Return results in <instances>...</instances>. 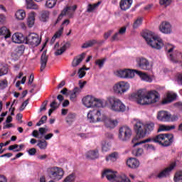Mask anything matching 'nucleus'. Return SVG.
<instances>
[{"label":"nucleus","mask_w":182,"mask_h":182,"mask_svg":"<svg viewBox=\"0 0 182 182\" xmlns=\"http://www.w3.org/2000/svg\"><path fill=\"white\" fill-rule=\"evenodd\" d=\"M17 53H19L20 55H22V53H23L24 50H25V48L22 46H18L16 48Z\"/></svg>","instance_id":"62"},{"label":"nucleus","mask_w":182,"mask_h":182,"mask_svg":"<svg viewBox=\"0 0 182 182\" xmlns=\"http://www.w3.org/2000/svg\"><path fill=\"white\" fill-rule=\"evenodd\" d=\"M26 8L27 9H34L38 11L39 9V6L33 2V0H26Z\"/></svg>","instance_id":"29"},{"label":"nucleus","mask_w":182,"mask_h":182,"mask_svg":"<svg viewBox=\"0 0 182 182\" xmlns=\"http://www.w3.org/2000/svg\"><path fill=\"white\" fill-rule=\"evenodd\" d=\"M26 43L31 46H38L41 43V38L36 33H31L26 37Z\"/></svg>","instance_id":"9"},{"label":"nucleus","mask_w":182,"mask_h":182,"mask_svg":"<svg viewBox=\"0 0 182 182\" xmlns=\"http://www.w3.org/2000/svg\"><path fill=\"white\" fill-rule=\"evenodd\" d=\"M75 119H76V114L75 113H69L65 118V122L70 126L72 125L73 122H75Z\"/></svg>","instance_id":"34"},{"label":"nucleus","mask_w":182,"mask_h":182,"mask_svg":"<svg viewBox=\"0 0 182 182\" xmlns=\"http://www.w3.org/2000/svg\"><path fill=\"white\" fill-rule=\"evenodd\" d=\"M173 181L175 182H182V171H179L175 173Z\"/></svg>","instance_id":"44"},{"label":"nucleus","mask_w":182,"mask_h":182,"mask_svg":"<svg viewBox=\"0 0 182 182\" xmlns=\"http://www.w3.org/2000/svg\"><path fill=\"white\" fill-rule=\"evenodd\" d=\"M58 2V0H46V8H49L50 9H52Z\"/></svg>","instance_id":"41"},{"label":"nucleus","mask_w":182,"mask_h":182,"mask_svg":"<svg viewBox=\"0 0 182 182\" xmlns=\"http://www.w3.org/2000/svg\"><path fill=\"white\" fill-rule=\"evenodd\" d=\"M0 23L1 25L6 23V16L5 14H0Z\"/></svg>","instance_id":"56"},{"label":"nucleus","mask_w":182,"mask_h":182,"mask_svg":"<svg viewBox=\"0 0 182 182\" xmlns=\"http://www.w3.org/2000/svg\"><path fill=\"white\" fill-rule=\"evenodd\" d=\"M75 180H76V174H75V173H72L68 175L63 182H75Z\"/></svg>","instance_id":"40"},{"label":"nucleus","mask_w":182,"mask_h":182,"mask_svg":"<svg viewBox=\"0 0 182 182\" xmlns=\"http://www.w3.org/2000/svg\"><path fill=\"white\" fill-rule=\"evenodd\" d=\"M105 176H106L107 180H109V181L112 180H116V176H117L116 174H114V172H113L110 169L105 170L102 172V177H105Z\"/></svg>","instance_id":"25"},{"label":"nucleus","mask_w":182,"mask_h":182,"mask_svg":"<svg viewBox=\"0 0 182 182\" xmlns=\"http://www.w3.org/2000/svg\"><path fill=\"white\" fill-rule=\"evenodd\" d=\"M134 129L136 133V135L133 139V140L135 139L136 143H137V141H139V139H143V137H146V134H147V133H151V132L154 130V123L151 122L144 125L141 122L138 121L134 124Z\"/></svg>","instance_id":"3"},{"label":"nucleus","mask_w":182,"mask_h":182,"mask_svg":"<svg viewBox=\"0 0 182 182\" xmlns=\"http://www.w3.org/2000/svg\"><path fill=\"white\" fill-rule=\"evenodd\" d=\"M99 159V151L97 149L93 150L92 153V160Z\"/></svg>","instance_id":"53"},{"label":"nucleus","mask_w":182,"mask_h":182,"mask_svg":"<svg viewBox=\"0 0 182 182\" xmlns=\"http://www.w3.org/2000/svg\"><path fill=\"white\" fill-rule=\"evenodd\" d=\"M174 167H176V163H172L170 166L166 168L157 175L158 178H164L166 177H168V176H170V173L174 168Z\"/></svg>","instance_id":"15"},{"label":"nucleus","mask_w":182,"mask_h":182,"mask_svg":"<svg viewBox=\"0 0 182 182\" xmlns=\"http://www.w3.org/2000/svg\"><path fill=\"white\" fill-rule=\"evenodd\" d=\"M177 82L178 85H181L182 86V74H179L177 77Z\"/></svg>","instance_id":"64"},{"label":"nucleus","mask_w":182,"mask_h":182,"mask_svg":"<svg viewBox=\"0 0 182 182\" xmlns=\"http://www.w3.org/2000/svg\"><path fill=\"white\" fill-rule=\"evenodd\" d=\"M157 119L160 122H170V112L167 111H159Z\"/></svg>","instance_id":"18"},{"label":"nucleus","mask_w":182,"mask_h":182,"mask_svg":"<svg viewBox=\"0 0 182 182\" xmlns=\"http://www.w3.org/2000/svg\"><path fill=\"white\" fill-rule=\"evenodd\" d=\"M82 105L87 109L92 107V95H86L82 99Z\"/></svg>","instance_id":"27"},{"label":"nucleus","mask_w":182,"mask_h":182,"mask_svg":"<svg viewBox=\"0 0 182 182\" xmlns=\"http://www.w3.org/2000/svg\"><path fill=\"white\" fill-rule=\"evenodd\" d=\"M36 14L35 12H31L28 15V18L27 21V24L29 28H32L35 25V17Z\"/></svg>","instance_id":"31"},{"label":"nucleus","mask_w":182,"mask_h":182,"mask_svg":"<svg viewBox=\"0 0 182 182\" xmlns=\"http://www.w3.org/2000/svg\"><path fill=\"white\" fill-rule=\"evenodd\" d=\"M106 105L109 106L112 112H116L117 113L126 112V105L122 102V100L114 96L108 97L106 100Z\"/></svg>","instance_id":"5"},{"label":"nucleus","mask_w":182,"mask_h":182,"mask_svg":"<svg viewBox=\"0 0 182 182\" xmlns=\"http://www.w3.org/2000/svg\"><path fill=\"white\" fill-rule=\"evenodd\" d=\"M105 62H106L105 58H102L101 60H97L95 61V65H97V66H99L100 69H102V68L105 65Z\"/></svg>","instance_id":"48"},{"label":"nucleus","mask_w":182,"mask_h":182,"mask_svg":"<svg viewBox=\"0 0 182 182\" xmlns=\"http://www.w3.org/2000/svg\"><path fill=\"white\" fill-rule=\"evenodd\" d=\"M0 35L4 36L5 39H8V38L11 37V33L9 32V30L7 29L5 26L0 28Z\"/></svg>","instance_id":"36"},{"label":"nucleus","mask_w":182,"mask_h":182,"mask_svg":"<svg viewBox=\"0 0 182 182\" xmlns=\"http://www.w3.org/2000/svg\"><path fill=\"white\" fill-rule=\"evenodd\" d=\"M77 136H79V137H81L82 139H88V137H90L89 133H79L77 134Z\"/></svg>","instance_id":"58"},{"label":"nucleus","mask_w":182,"mask_h":182,"mask_svg":"<svg viewBox=\"0 0 182 182\" xmlns=\"http://www.w3.org/2000/svg\"><path fill=\"white\" fill-rule=\"evenodd\" d=\"M124 178H125V175L124 174L117 176L116 178H115V181L116 182H123Z\"/></svg>","instance_id":"54"},{"label":"nucleus","mask_w":182,"mask_h":182,"mask_svg":"<svg viewBox=\"0 0 182 182\" xmlns=\"http://www.w3.org/2000/svg\"><path fill=\"white\" fill-rule=\"evenodd\" d=\"M132 4H133V0H121L119 8H121L122 11H127L132 7Z\"/></svg>","instance_id":"23"},{"label":"nucleus","mask_w":182,"mask_h":182,"mask_svg":"<svg viewBox=\"0 0 182 182\" xmlns=\"http://www.w3.org/2000/svg\"><path fill=\"white\" fill-rule=\"evenodd\" d=\"M127 166H128L129 168H137V167L140 166V162L135 158H130L127 161Z\"/></svg>","instance_id":"24"},{"label":"nucleus","mask_w":182,"mask_h":182,"mask_svg":"<svg viewBox=\"0 0 182 182\" xmlns=\"http://www.w3.org/2000/svg\"><path fill=\"white\" fill-rule=\"evenodd\" d=\"M70 46V43H66L65 44L63 45L60 48H59V43H56L54 48L56 50L55 52V56H59L62 55L64 52H65L66 49Z\"/></svg>","instance_id":"17"},{"label":"nucleus","mask_w":182,"mask_h":182,"mask_svg":"<svg viewBox=\"0 0 182 182\" xmlns=\"http://www.w3.org/2000/svg\"><path fill=\"white\" fill-rule=\"evenodd\" d=\"M150 141L159 143L163 147H168L174 141V135L173 134H159L152 138H148L141 141L136 142V139H132V143L134 144L133 147H137L139 144L150 143Z\"/></svg>","instance_id":"1"},{"label":"nucleus","mask_w":182,"mask_h":182,"mask_svg":"<svg viewBox=\"0 0 182 182\" xmlns=\"http://www.w3.org/2000/svg\"><path fill=\"white\" fill-rule=\"evenodd\" d=\"M134 70H132L130 69L118 70L116 72L117 76L122 79H132L134 77Z\"/></svg>","instance_id":"10"},{"label":"nucleus","mask_w":182,"mask_h":182,"mask_svg":"<svg viewBox=\"0 0 182 182\" xmlns=\"http://www.w3.org/2000/svg\"><path fill=\"white\" fill-rule=\"evenodd\" d=\"M7 73H8V66L4 65L1 68H0V77L1 76L7 75Z\"/></svg>","instance_id":"50"},{"label":"nucleus","mask_w":182,"mask_h":182,"mask_svg":"<svg viewBox=\"0 0 182 182\" xmlns=\"http://www.w3.org/2000/svg\"><path fill=\"white\" fill-rule=\"evenodd\" d=\"M103 107V102L102 100H99L97 98H93L92 97V107Z\"/></svg>","instance_id":"35"},{"label":"nucleus","mask_w":182,"mask_h":182,"mask_svg":"<svg viewBox=\"0 0 182 182\" xmlns=\"http://www.w3.org/2000/svg\"><path fill=\"white\" fill-rule=\"evenodd\" d=\"M46 63H48V55H46V51H43L41 58V71L46 68Z\"/></svg>","instance_id":"28"},{"label":"nucleus","mask_w":182,"mask_h":182,"mask_svg":"<svg viewBox=\"0 0 182 182\" xmlns=\"http://www.w3.org/2000/svg\"><path fill=\"white\" fill-rule=\"evenodd\" d=\"M129 89H130V85L124 81H121L113 87L114 92L117 95H122V93L127 92Z\"/></svg>","instance_id":"8"},{"label":"nucleus","mask_w":182,"mask_h":182,"mask_svg":"<svg viewBox=\"0 0 182 182\" xmlns=\"http://www.w3.org/2000/svg\"><path fill=\"white\" fill-rule=\"evenodd\" d=\"M132 154L136 157H139V156H141V154H143V148H137L136 149H134L132 151Z\"/></svg>","instance_id":"46"},{"label":"nucleus","mask_w":182,"mask_h":182,"mask_svg":"<svg viewBox=\"0 0 182 182\" xmlns=\"http://www.w3.org/2000/svg\"><path fill=\"white\" fill-rule=\"evenodd\" d=\"M90 46H92V41H88L85 43L82 46V48L83 49H87V48H90Z\"/></svg>","instance_id":"63"},{"label":"nucleus","mask_w":182,"mask_h":182,"mask_svg":"<svg viewBox=\"0 0 182 182\" xmlns=\"http://www.w3.org/2000/svg\"><path fill=\"white\" fill-rule=\"evenodd\" d=\"M38 147L40 150H46L48 149V141L39 140L37 144Z\"/></svg>","instance_id":"38"},{"label":"nucleus","mask_w":182,"mask_h":182,"mask_svg":"<svg viewBox=\"0 0 182 182\" xmlns=\"http://www.w3.org/2000/svg\"><path fill=\"white\" fill-rule=\"evenodd\" d=\"M141 23H143V18H138L133 24L134 29H136Z\"/></svg>","instance_id":"47"},{"label":"nucleus","mask_w":182,"mask_h":182,"mask_svg":"<svg viewBox=\"0 0 182 182\" xmlns=\"http://www.w3.org/2000/svg\"><path fill=\"white\" fill-rule=\"evenodd\" d=\"M174 46H172L171 44H168L166 46V50L168 52V59L171 60V62H173L176 63L177 62L178 57L181 56V53H171L173 52V50H174Z\"/></svg>","instance_id":"13"},{"label":"nucleus","mask_w":182,"mask_h":182,"mask_svg":"<svg viewBox=\"0 0 182 182\" xmlns=\"http://www.w3.org/2000/svg\"><path fill=\"white\" fill-rule=\"evenodd\" d=\"M62 33H63V27H61L53 36V37L51 38V42L53 43L58 38H60L62 36Z\"/></svg>","instance_id":"39"},{"label":"nucleus","mask_w":182,"mask_h":182,"mask_svg":"<svg viewBox=\"0 0 182 182\" xmlns=\"http://www.w3.org/2000/svg\"><path fill=\"white\" fill-rule=\"evenodd\" d=\"M85 56H86V53H82L78 57L75 58L73 60L72 66L73 68H76V66H79V65H80L83 59H85Z\"/></svg>","instance_id":"26"},{"label":"nucleus","mask_w":182,"mask_h":182,"mask_svg":"<svg viewBox=\"0 0 182 182\" xmlns=\"http://www.w3.org/2000/svg\"><path fill=\"white\" fill-rule=\"evenodd\" d=\"M46 120H48V117L46 115L43 116L39 122L36 124V126H42V124L46 123Z\"/></svg>","instance_id":"51"},{"label":"nucleus","mask_w":182,"mask_h":182,"mask_svg":"<svg viewBox=\"0 0 182 182\" xmlns=\"http://www.w3.org/2000/svg\"><path fill=\"white\" fill-rule=\"evenodd\" d=\"M82 93L80 89L78 87H75L73 90L69 91L68 95H70V100L73 103L77 102V96Z\"/></svg>","instance_id":"16"},{"label":"nucleus","mask_w":182,"mask_h":182,"mask_svg":"<svg viewBox=\"0 0 182 182\" xmlns=\"http://www.w3.org/2000/svg\"><path fill=\"white\" fill-rule=\"evenodd\" d=\"M119 159L118 152H112L105 157L106 161H116Z\"/></svg>","instance_id":"32"},{"label":"nucleus","mask_w":182,"mask_h":182,"mask_svg":"<svg viewBox=\"0 0 182 182\" xmlns=\"http://www.w3.org/2000/svg\"><path fill=\"white\" fill-rule=\"evenodd\" d=\"M50 107H51V109L55 110V109H58V107H59V105L57 102H55V101H53V102L50 103Z\"/></svg>","instance_id":"60"},{"label":"nucleus","mask_w":182,"mask_h":182,"mask_svg":"<svg viewBox=\"0 0 182 182\" xmlns=\"http://www.w3.org/2000/svg\"><path fill=\"white\" fill-rule=\"evenodd\" d=\"M119 39H120V34L119 33V32H117L114 34V36L112 37L111 42L119 41Z\"/></svg>","instance_id":"55"},{"label":"nucleus","mask_w":182,"mask_h":182,"mask_svg":"<svg viewBox=\"0 0 182 182\" xmlns=\"http://www.w3.org/2000/svg\"><path fill=\"white\" fill-rule=\"evenodd\" d=\"M102 120L104 121L105 127L107 129H114V127H116L119 123L117 120H112L106 115H102Z\"/></svg>","instance_id":"14"},{"label":"nucleus","mask_w":182,"mask_h":182,"mask_svg":"<svg viewBox=\"0 0 182 182\" xmlns=\"http://www.w3.org/2000/svg\"><path fill=\"white\" fill-rule=\"evenodd\" d=\"M142 38L145 39L146 42L153 48L154 49H161V47L164 46L163 40L157 36L154 35L153 31H146L142 33Z\"/></svg>","instance_id":"4"},{"label":"nucleus","mask_w":182,"mask_h":182,"mask_svg":"<svg viewBox=\"0 0 182 182\" xmlns=\"http://www.w3.org/2000/svg\"><path fill=\"white\" fill-rule=\"evenodd\" d=\"M15 16L18 21H23L26 18V13L23 10H18L16 12Z\"/></svg>","instance_id":"33"},{"label":"nucleus","mask_w":182,"mask_h":182,"mask_svg":"<svg viewBox=\"0 0 182 182\" xmlns=\"http://www.w3.org/2000/svg\"><path fill=\"white\" fill-rule=\"evenodd\" d=\"M177 99V94H168L166 99L162 101V105H167V103H171V102H174Z\"/></svg>","instance_id":"30"},{"label":"nucleus","mask_w":182,"mask_h":182,"mask_svg":"<svg viewBox=\"0 0 182 182\" xmlns=\"http://www.w3.org/2000/svg\"><path fill=\"white\" fill-rule=\"evenodd\" d=\"M48 105V101H44L40 108V112H43V110H46V105Z\"/></svg>","instance_id":"61"},{"label":"nucleus","mask_w":182,"mask_h":182,"mask_svg":"<svg viewBox=\"0 0 182 182\" xmlns=\"http://www.w3.org/2000/svg\"><path fill=\"white\" fill-rule=\"evenodd\" d=\"M143 144L142 147H144V149H145V150H155L154 146H153L152 144ZM141 144H139V146H140Z\"/></svg>","instance_id":"49"},{"label":"nucleus","mask_w":182,"mask_h":182,"mask_svg":"<svg viewBox=\"0 0 182 182\" xmlns=\"http://www.w3.org/2000/svg\"><path fill=\"white\" fill-rule=\"evenodd\" d=\"M118 137L122 141H127V140H130V138L132 137V129L127 126L121 127L119 128Z\"/></svg>","instance_id":"7"},{"label":"nucleus","mask_w":182,"mask_h":182,"mask_svg":"<svg viewBox=\"0 0 182 182\" xmlns=\"http://www.w3.org/2000/svg\"><path fill=\"white\" fill-rule=\"evenodd\" d=\"M134 72L136 75H138L139 77H141V80H144L145 82H148L149 83H151V82H153V79L151 78V77H150V75L137 70H134Z\"/></svg>","instance_id":"22"},{"label":"nucleus","mask_w":182,"mask_h":182,"mask_svg":"<svg viewBox=\"0 0 182 182\" xmlns=\"http://www.w3.org/2000/svg\"><path fill=\"white\" fill-rule=\"evenodd\" d=\"M47 174L52 180H62L65 174V171L60 167L54 166L47 169Z\"/></svg>","instance_id":"6"},{"label":"nucleus","mask_w":182,"mask_h":182,"mask_svg":"<svg viewBox=\"0 0 182 182\" xmlns=\"http://www.w3.org/2000/svg\"><path fill=\"white\" fill-rule=\"evenodd\" d=\"M8 87V81L6 80H3L0 81V89H6Z\"/></svg>","instance_id":"52"},{"label":"nucleus","mask_w":182,"mask_h":182,"mask_svg":"<svg viewBox=\"0 0 182 182\" xmlns=\"http://www.w3.org/2000/svg\"><path fill=\"white\" fill-rule=\"evenodd\" d=\"M110 147H112V145L109 142L103 141L102 144V150L103 152H107L110 150Z\"/></svg>","instance_id":"43"},{"label":"nucleus","mask_w":182,"mask_h":182,"mask_svg":"<svg viewBox=\"0 0 182 182\" xmlns=\"http://www.w3.org/2000/svg\"><path fill=\"white\" fill-rule=\"evenodd\" d=\"M28 154L30 156H35V154H36V149L35 148H31L30 149L28 150Z\"/></svg>","instance_id":"59"},{"label":"nucleus","mask_w":182,"mask_h":182,"mask_svg":"<svg viewBox=\"0 0 182 182\" xmlns=\"http://www.w3.org/2000/svg\"><path fill=\"white\" fill-rule=\"evenodd\" d=\"M11 39L14 43H22L24 41H26V38L23 36V33H16L12 36Z\"/></svg>","instance_id":"21"},{"label":"nucleus","mask_w":182,"mask_h":182,"mask_svg":"<svg viewBox=\"0 0 182 182\" xmlns=\"http://www.w3.org/2000/svg\"><path fill=\"white\" fill-rule=\"evenodd\" d=\"M136 65L142 70H150L151 69V65H150L149 60L143 57H139L136 59Z\"/></svg>","instance_id":"11"},{"label":"nucleus","mask_w":182,"mask_h":182,"mask_svg":"<svg viewBox=\"0 0 182 182\" xmlns=\"http://www.w3.org/2000/svg\"><path fill=\"white\" fill-rule=\"evenodd\" d=\"M133 96L136 97L137 103L142 105H153V103H157L160 100L159 94L149 92L146 95L141 90H138Z\"/></svg>","instance_id":"2"},{"label":"nucleus","mask_w":182,"mask_h":182,"mask_svg":"<svg viewBox=\"0 0 182 182\" xmlns=\"http://www.w3.org/2000/svg\"><path fill=\"white\" fill-rule=\"evenodd\" d=\"M160 5H165V6H168L171 4V0H160Z\"/></svg>","instance_id":"57"},{"label":"nucleus","mask_w":182,"mask_h":182,"mask_svg":"<svg viewBox=\"0 0 182 182\" xmlns=\"http://www.w3.org/2000/svg\"><path fill=\"white\" fill-rule=\"evenodd\" d=\"M159 31L162 32V33H171V25L167 21H164L159 26Z\"/></svg>","instance_id":"19"},{"label":"nucleus","mask_w":182,"mask_h":182,"mask_svg":"<svg viewBox=\"0 0 182 182\" xmlns=\"http://www.w3.org/2000/svg\"><path fill=\"white\" fill-rule=\"evenodd\" d=\"M49 11H43L41 14L40 19L42 21V22H46L48 21V19H49Z\"/></svg>","instance_id":"42"},{"label":"nucleus","mask_w":182,"mask_h":182,"mask_svg":"<svg viewBox=\"0 0 182 182\" xmlns=\"http://www.w3.org/2000/svg\"><path fill=\"white\" fill-rule=\"evenodd\" d=\"M46 133H48V129L41 127L39 128L38 131H33L32 136L36 139H42V137H43L44 134H46Z\"/></svg>","instance_id":"20"},{"label":"nucleus","mask_w":182,"mask_h":182,"mask_svg":"<svg viewBox=\"0 0 182 182\" xmlns=\"http://www.w3.org/2000/svg\"><path fill=\"white\" fill-rule=\"evenodd\" d=\"M76 9H77V6L76 5H74L73 6H68L64 9L62 13L58 16L56 23H58V22H59L60 21H62L64 15H68V16H72V15H73V12H75Z\"/></svg>","instance_id":"12"},{"label":"nucleus","mask_w":182,"mask_h":182,"mask_svg":"<svg viewBox=\"0 0 182 182\" xmlns=\"http://www.w3.org/2000/svg\"><path fill=\"white\" fill-rule=\"evenodd\" d=\"M100 111L99 109L96 110L95 114L92 117V123H96V122H100L102 120V118L100 117L101 116Z\"/></svg>","instance_id":"37"},{"label":"nucleus","mask_w":182,"mask_h":182,"mask_svg":"<svg viewBox=\"0 0 182 182\" xmlns=\"http://www.w3.org/2000/svg\"><path fill=\"white\" fill-rule=\"evenodd\" d=\"M89 68H85L82 67L78 70V77L80 79H82V77H84L85 75H86V73L85 70H89Z\"/></svg>","instance_id":"45"}]
</instances>
